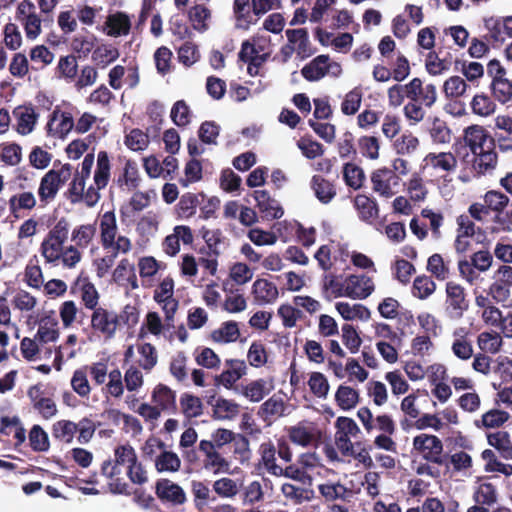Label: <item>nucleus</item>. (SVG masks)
Wrapping results in <instances>:
<instances>
[{"label":"nucleus","mask_w":512,"mask_h":512,"mask_svg":"<svg viewBox=\"0 0 512 512\" xmlns=\"http://www.w3.org/2000/svg\"><path fill=\"white\" fill-rule=\"evenodd\" d=\"M485 205L490 212L501 213L509 205V197L501 191L489 190L483 196Z\"/></svg>","instance_id":"nucleus-47"},{"label":"nucleus","mask_w":512,"mask_h":512,"mask_svg":"<svg viewBox=\"0 0 512 512\" xmlns=\"http://www.w3.org/2000/svg\"><path fill=\"white\" fill-rule=\"evenodd\" d=\"M491 139L494 138L489 135L484 127L479 125L469 126L464 130V145L460 149H456V153L462 156L461 150L466 153L469 149L470 154H475L476 151L486 148Z\"/></svg>","instance_id":"nucleus-11"},{"label":"nucleus","mask_w":512,"mask_h":512,"mask_svg":"<svg viewBox=\"0 0 512 512\" xmlns=\"http://www.w3.org/2000/svg\"><path fill=\"white\" fill-rule=\"evenodd\" d=\"M415 86L416 83H407L405 85L395 84L390 87L387 92L389 105L392 107H399L403 104L405 97L410 100V97L415 95Z\"/></svg>","instance_id":"nucleus-43"},{"label":"nucleus","mask_w":512,"mask_h":512,"mask_svg":"<svg viewBox=\"0 0 512 512\" xmlns=\"http://www.w3.org/2000/svg\"><path fill=\"white\" fill-rule=\"evenodd\" d=\"M335 401L342 410H351L359 402V392L350 386L340 385L335 393Z\"/></svg>","instance_id":"nucleus-37"},{"label":"nucleus","mask_w":512,"mask_h":512,"mask_svg":"<svg viewBox=\"0 0 512 512\" xmlns=\"http://www.w3.org/2000/svg\"><path fill=\"white\" fill-rule=\"evenodd\" d=\"M91 328L107 338L114 337L117 330V313L99 306L91 315Z\"/></svg>","instance_id":"nucleus-12"},{"label":"nucleus","mask_w":512,"mask_h":512,"mask_svg":"<svg viewBox=\"0 0 512 512\" xmlns=\"http://www.w3.org/2000/svg\"><path fill=\"white\" fill-rule=\"evenodd\" d=\"M492 95L500 103L505 104L512 99V82L507 78H496L490 84Z\"/></svg>","instance_id":"nucleus-52"},{"label":"nucleus","mask_w":512,"mask_h":512,"mask_svg":"<svg viewBox=\"0 0 512 512\" xmlns=\"http://www.w3.org/2000/svg\"><path fill=\"white\" fill-rule=\"evenodd\" d=\"M154 464L155 469L160 473H175L179 471L181 467V460L176 453L163 449L162 452L155 457Z\"/></svg>","instance_id":"nucleus-31"},{"label":"nucleus","mask_w":512,"mask_h":512,"mask_svg":"<svg viewBox=\"0 0 512 512\" xmlns=\"http://www.w3.org/2000/svg\"><path fill=\"white\" fill-rule=\"evenodd\" d=\"M281 492L284 497L294 505L310 501L313 497V491L311 489L299 487L291 483H284L281 487Z\"/></svg>","instance_id":"nucleus-34"},{"label":"nucleus","mask_w":512,"mask_h":512,"mask_svg":"<svg viewBox=\"0 0 512 512\" xmlns=\"http://www.w3.org/2000/svg\"><path fill=\"white\" fill-rule=\"evenodd\" d=\"M336 309L345 320L358 318L366 321L371 315L370 310L362 304H355L351 306L347 302H338L336 303Z\"/></svg>","instance_id":"nucleus-35"},{"label":"nucleus","mask_w":512,"mask_h":512,"mask_svg":"<svg viewBox=\"0 0 512 512\" xmlns=\"http://www.w3.org/2000/svg\"><path fill=\"white\" fill-rule=\"evenodd\" d=\"M36 206V199L32 192L15 194L9 199L11 214L18 218V211L21 209L31 210Z\"/></svg>","instance_id":"nucleus-49"},{"label":"nucleus","mask_w":512,"mask_h":512,"mask_svg":"<svg viewBox=\"0 0 512 512\" xmlns=\"http://www.w3.org/2000/svg\"><path fill=\"white\" fill-rule=\"evenodd\" d=\"M343 178L347 186L357 190L362 187L365 174L363 169L356 164L346 163L343 167Z\"/></svg>","instance_id":"nucleus-50"},{"label":"nucleus","mask_w":512,"mask_h":512,"mask_svg":"<svg viewBox=\"0 0 512 512\" xmlns=\"http://www.w3.org/2000/svg\"><path fill=\"white\" fill-rule=\"evenodd\" d=\"M72 166L69 163L62 165L59 170H49L40 181L38 196L43 204L55 199L63 184L71 177Z\"/></svg>","instance_id":"nucleus-2"},{"label":"nucleus","mask_w":512,"mask_h":512,"mask_svg":"<svg viewBox=\"0 0 512 512\" xmlns=\"http://www.w3.org/2000/svg\"><path fill=\"white\" fill-rule=\"evenodd\" d=\"M319 493L326 501L345 500L350 491L340 483H324L318 486Z\"/></svg>","instance_id":"nucleus-60"},{"label":"nucleus","mask_w":512,"mask_h":512,"mask_svg":"<svg viewBox=\"0 0 512 512\" xmlns=\"http://www.w3.org/2000/svg\"><path fill=\"white\" fill-rule=\"evenodd\" d=\"M471 109L474 114L479 116H489L494 113L496 105L493 100L486 94H476L471 102Z\"/></svg>","instance_id":"nucleus-57"},{"label":"nucleus","mask_w":512,"mask_h":512,"mask_svg":"<svg viewBox=\"0 0 512 512\" xmlns=\"http://www.w3.org/2000/svg\"><path fill=\"white\" fill-rule=\"evenodd\" d=\"M198 449L204 456V469L213 474L230 473L231 463L221 454V449L215 448L208 440H201Z\"/></svg>","instance_id":"nucleus-7"},{"label":"nucleus","mask_w":512,"mask_h":512,"mask_svg":"<svg viewBox=\"0 0 512 512\" xmlns=\"http://www.w3.org/2000/svg\"><path fill=\"white\" fill-rule=\"evenodd\" d=\"M188 17L195 30L204 31L207 29L206 20L210 17V11L204 5L198 4L190 8Z\"/></svg>","instance_id":"nucleus-63"},{"label":"nucleus","mask_w":512,"mask_h":512,"mask_svg":"<svg viewBox=\"0 0 512 512\" xmlns=\"http://www.w3.org/2000/svg\"><path fill=\"white\" fill-rule=\"evenodd\" d=\"M416 83L414 87V96L410 97V100H417L426 108H431L437 100V90L434 84H427L423 86V82L420 78H413L409 84Z\"/></svg>","instance_id":"nucleus-21"},{"label":"nucleus","mask_w":512,"mask_h":512,"mask_svg":"<svg viewBox=\"0 0 512 512\" xmlns=\"http://www.w3.org/2000/svg\"><path fill=\"white\" fill-rule=\"evenodd\" d=\"M110 159L106 151H100L97 155L94 184L98 189H104L110 179Z\"/></svg>","instance_id":"nucleus-29"},{"label":"nucleus","mask_w":512,"mask_h":512,"mask_svg":"<svg viewBox=\"0 0 512 512\" xmlns=\"http://www.w3.org/2000/svg\"><path fill=\"white\" fill-rule=\"evenodd\" d=\"M357 417L367 433H371L375 429L388 435H393L396 432V424L388 414H381L374 418L368 407H361L357 411Z\"/></svg>","instance_id":"nucleus-8"},{"label":"nucleus","mask_w":512,"mask_h":512,"mask_svg":"<svg viewBox=\"0 0 512 512\" xmlns=\"http://www.w3.org/2000/svg\"><path fill=\"white\" fill-rule=\"evenodd\" d=\"M155 495L163 505L173 507L184 505L187 496L184 489L168 478H159L154 485Z\"/></svg>","instance_id":"nucleus-6"},{"label":"nucleus","mask_w":512,"mask_h":512,"mask_svg":"<svg viewBox=\"0 0 512 512\" xmlns=\"http://www.w3.org/2000/svg\"><path fill=\"white\" fill-rule=\"evenodd\" d=\"M247 360L255 368L262 367L267 363L268 354L262 342L254 341L251 343L247 352Z\"/></svg>","instance_id":"nucleus-62"},{"label":"nucleus","mask_w":512,"mask_h":512,"mask_svg":"<svg viewBox=\"0 0 512 512\" xmlns=\"http://www.w3.org/2000/svg\"><path fill=\"white\" fill-rule=\"evenodd\" d=\"M252 294L258 304H269L278 298V289L273 282L259 278L252 285Z\"/></svg>","instance_id":"nucleus-20"},{"label":"nucleus","mask_w":512,"mask_h":512,"mask_svg":"<svg viewBox=\"0 0 512 512\" xmlns=\"http://www.w3.org/2000/svg\"><path fill=\"white\" fill-rule=\"evenodd\" d=\"M374 290L372 279L366 275H350L345 279V296L352 299H365Z\"/></svg>","instance_id":"nucleus-13"},{"label":"nucleus","mask_w":512,"mask_h":512,"mask_svg":"<svg viewBox=\"0 0 512 512\" xmlns=\"http://www.w3.org/2000/svg\"><path fill=\"white\" fill-rule=\"evenodd\" d=\"M119 466L121 465L117 464L115 460L113 462L111 459H107L101 464V474L109 480L108 486L112 493L129 495L128 483L119 477L121 473Z\"/></svg>","instance_id":"nucleus-14"},{"label":"nucleus","mask_w":512,"mask_h":512,"mask_svg":"<svg viewBox=\"0 0 512 512\" xmlns=\"http://www.w3.org/2000/svg\"><path fill=\"white\" fill-rule=\"evenodd\" d=\"M191 491L195 508L202 512L208 500H210L211 492L209 487L202 481L193 480L191 482ZM211 500H215V497H212Z\"/></svg>","instance_id":"nucleus-55"},{"label":"nucleus","mask_w":512,"mask_h":512,"mask_svg":"<svg viewBox=\"0 0 512 512\" xmlns=\"http://www.w3.org/2000/svg\"><path fill=\"white\" fill-rule=\"evenodd\" d=\"M198 196L204 198L205 195L203 193L197 195L191 192H187L180 197V200L175 208L178 218L187 219L196 213V209L200 203Z\"/></svg>","instance_id":"nucleus-28"},{"label":"nucleus","mask_w":512,"mask_h":512,"mask_svg":"<svg viewBox=\"0 0 512 512\" xmlns=\"http://www.w3.org/2000/svg\"><path fill=\"white\" fill-rule=\"evenodd\" d=\"M510 415L508 412L492 409L488 412L484 413L480 420H475V425L478 428H498L502 426L508 419Z\"/></svg>","instance_id":"nucleus-42"},{"label":"nucleus","mask_w":512,"mask_h":512,"mask_svg":"<svg viewBox=\"0 0 512 512\" xmlns=\"http://www.w3.org/2000/svg\"><path fill=\"white\" fill-rule=\"evenodd\" d=\"M180 407L184 416L188 419L196 418L203 413L201 399L189 393H183L180 397Z\"/></svg>","instance_id":"nucleus-40"},{"label":"nucleus","mask_w":512,"mask_h":512,"mask_svg":"<svg viewBox=\"0 0 512 512\" xmlns=\"http://www.w3.org/2000/svg\"><path fill=\"white\" fill-rule=\"evenodd\" d=\"M225 366L227 369L215 377V383L231 389L240 378L246 375L247 366L244 360L239 359H227Z\"/></svg>","instance_id":"nucleus-15"},{"label":"nucleus","mask_w":512,"mask_h":512,"mask_svg":"<svg viewBox=\"0 0 512 512\" xmlns=\"http://www.w3.org/2000/svg\"><path fill=\"white\" fill-rule=\"evenodd\" d=\"M412 452L420 455L426 462L437 465L445 463L443 442L436 435L428 433L416 435L412 442Z\"/></svg>","instance_id":"nucleus-1"},{"label":"nucleus","mask_w":512,"mask_h":512,"mask_svg":"<svg viewBox=\"0 0 512 512\" xmlns=\"http://www.w3.org/2000/svg\"><path fill=\"white\" fill-rule=\"evenodd\" d=\"M329 60L327 55H319L315 57L310 63L306 64L301 74L307 81H318L322 79L329 71V67L326 63Z\"/></svg>","instance_id":"nucleus-25"},{"label":"nucleus","mask_w":512,"mask_h":512,"mask_svg":"<svg viewBox=\"0 0 512 512\" xmlns=\"http://www.w3.org/2000/svg\"><path fill=\"white\" fill-rule=\"evenodd\" d=\"M13 115L17 119V132L19 134L26 135L32 132L38 115L35 113L31 105L16 107L13 110Z\"/></svg>","instance_id":"nucleus-23"},{"label":"nucleus","mask_w":512,"mask_h":512,"mask_svg":"<svg viewBox=\"0 0 512 512\" xmlns=\"http://www.w3.org/2000/svg\"><path fill=\"white\" fill-rule=\"evenodd\" d=\"M446 315L452 320H459L469 308L465 289L455 282L446 283Z\"/></svg>","instance_id":"nucleus-4"},{"label":"nucleus","mask_w":512,"mask_h":512,"mask_svg":"<svg viewBox=\"0 0 512 512\" xmlns=\"http://www.w3.org/2000/svg\"><path fill=\"white\" fill-rule=\"evenodd\" d=\"M213 490L221 498H234L240 491V485L234 479L223 477L214 481Z\"/></svg>","instance_id":"nucleus-56"},{"label":"nucleus","mask_w":512,"mask_h":512,"mask_svg":"<svg viewBox=\"0 0 512 512\" xmlns=\"http://www.w3.org/2000/svg\"><path fill=\"white\" fill-rule=\"evenodd\" d=\"M455 69L460 71L468 82H474L484 75V67L479 62H468L465 60H456Z\"/></svg>","instance_id":"nucleus-54"},{"label":"nucleus","mask_w":512,"mask_h":512,"mask_svg":"<svg viewBox=\"0 0 512 512\" xmlns=\"http://www.w3.org/2000/svg\"><path fill=\"white\" fill-rule=\"evenodd\" d=\"M101 242L105 249L114 245L117 232L116 217L114 212H105L100 220Z\"/></svg>","instance_id":"nucleus-27"},{"label":"nucleus","mask_w":512,"mask_h":512,"mask_svg":"<svg viewBox=\"0 0 512 512\" xmlns=\"http://www.w3.org/2000/svg\"><path fill=\"white\" fill-rule=\"evenodd\" d=\"M152 399L160 410L176 411V394L168 386L157 385L153 391Z\"/></svg>","instance_id":"nucleus-26"},{"label":"nucleus","mask_w":512,"mask_h":512,"mask_svg":"<svg viewBox=\"0 0 512 512\" xmlns=\"http://www.w3.org/2000/svg\"><path fill=\"white\" fill-rule=\"evenodd\" d=\"M354 206L362 221L372 223L378 218L379 207L374 199L363 194H358L354 199Z\"/></svg>","instance_id":"nucleus-22"},{"label":"nucleus","mask_w":512,"mask_h":512,"mask_svg":"<svg viewBox=\"0 0 512 512\" xmlns=\"http://www.w3.org/2000/svg\"><path fill=\"white\" fill-rule=\"evenodd\" d=\"M259 453L266 470L274 476H280L282 472L281 466L276 463V446L271 441L264 442L259 447Z\"/></svg>","instance_id":"nucleus-32"},{"label":"nucleus","mask_w":512,"mask_h":512,"mask_svg":"<svg viewBox=\"0 0 512 512\" xmlns=\"http://www.w3.org/2000/svg\"><path fill=\"white\" fill-rule=\"evenodd\" d=\"M113 281L122 287L135 290L139 287L135 267L128 259H122L112 273Z\"/></svg>","instance_id":"nucleus-19"},{"label":"nucleus","mask_w":512,"mask_h":512,"mask_svg":"<svg viewBox=\"0 0 512 512\" xmlns=\"http://www.w3.org/2000/svg\"><path fill=\"white\" fill-rule=\"evenodd\" d=\"M96 224H83L75 227L71 233V240L75 246L84 249L89 246L96 234Z\"/></svg>","instance_id":"nucleus-38"},{"label":"nucleus","mask_w":512,"mask_h":512,"mask_svg":"<svg viewBox=\"0 0 512 512\" xmlns=\"http://www.w3.org/2000/svg\"><path fill=\"white\" fill-rule=\"evenodd\" d=\"M7 428H14L15 447L20 446L26 440V430L17 416H2L0 419V432H7Z\"/></svg>","instance_id":"nucleus-51"},{"label":"nucleus","mask_w":512,"mask_h":512,"mask_svg":"<svg viewBox=\"0 0 512 512\" xmlns=\"http://www.w3.org/2000/svg\"><path fill=\"white\" fill-rule=\"evenodd\" d=\"M213 407L214 415L222 420L233 419L240 412V405L238 403L225 398H218Z\"/></svg>","instance_id":"nucleus-48"},{"label":"nucleus","mask_w":512,"mask_h":512,"mask_svg":"<svg viewBox=\"0 0 512 512\" xmlns=\"http://www.w3.org/2000/svg\"><path fill=\"white\" fill-rule=\"evenodd\" d=\"M479 348L491 354L497 353L502 345V338L497 332H482L478 335Z\"/></svg>","instance_id":"nucleus-59"},{"label":"nucleus","mask_w":512,"mask_h":512,"mask_svg":"<svg viewBox=\"0 0 512 512\" xmlns=\"http://www.w3.org/2000/svg\"><path fill=\"white\" fill-rule=\"evenodd\" d=\"M253 196L263 218L274 220L280 219L283 216L284 211L282 207L277 200L270 196L268 191L256 190Z\"/></svg>","instance_id":"nucleus-18"},{"label":"nucleus","mask_w":512,"mask_h":512,"mask_svg":"<svg viewBox=\"0 0 512 512\" xmlns=\"http://www.w3.org/2000/svg\"><path fill=\"white\" fill-rule=\"evenodd\" d=\"M436 290V284L430 276L421 275L414 279L412 294L421 300L427 299Z\"/></svg>","instance_id":"nucleus-53"},{"label":"nucleus","mask_w":512,"mask_h":512,"mask_svg":"<svg viewBox=\"0 0 512 512\" xmlns=\"http://www.w3.org/2000/svg\"><path fill=\"white\" fill-rule=\"evenodd\" d=\"M184 174L185 177L179 179L182 187H188L189 184L200 181L203 177L201 162L195 158L190 159L185 165Z\"/></svg>","instance_id":"nucleus-61"},{"label":"nucleus","mask_w":512,"mask_h":512,"mask_svg":"<svg viewBox=\"0 0 512 512\" xmlns=\"http://www.w3.org/2000/svg\"><path fill=\"white\" fill-rule=\"evenodd\" d=\"M487 442L495 448L499 457L505 460L512 459V442L506 431H497L487 435Z\"/></svg>","instance_id":"nucleus-24"},{"label":"nucleus","mask_w":512,"mask_h":512,"mask_svg":"<svg viewBox=\"0 0 512 512\" xmlns=\"http://www.w3.org/2000/svg\"><path fill=\"white\" fill-rule=\"evenodd\" d=\"M495 476L477 477L474 486L472 498L476 504L494 506L498 502V487L492 482Z\"/></svg>","instance_id":"nucleus-10"},{"label":"nucleus","mask_w":512,"mask_h":512,"mask_svg":"<svg viewBox=\"0 0 512 512\" xmlns=\"http://www.w3.org/2000/svg\"><path fill=\"white\" fill-rule=\"evenodd\" d=\"M462 161L471 163L472 170L478 175L491 174L498 164V155L495 151V139L490 140V144L486 148L470 154L469 151L463 153Z\"/></svg>","instance_id":"nucleus-3"},{"label":"nucleus","mask_w":512,"mask_h":512,"mask_svg":"<svg viewBox=\"0 0 512 512\" xmlns=\"http://www.w3.org/2000/svg\"><path fill=\"white\" fill-rule=\"evenodd\" d=\"M30 447L35 452H45L49 449L50 443L47 433L39 425H34L29 432Z\"/></svg>","instance_id":"nucleus-58"},{"label":"nucleus","mask_w":512,"mask_h":512,"mask_svg":"<svg viewBox=\"0 0 512 512\" xmlns=\"http://www.w3.org/2000/svg\"><path fill=\"white\" fill-rule=\"evenodd\" d=\"M429 134L434 143L447 144L452 139V131L446 121L434 117L429 128Z\"/></svg>","instance_id":"nucleus-41"},{"label":"nucleus","mask_w":512,"mask_h":512,"mask_svg":"<svg viewBox=\"0 0 512 512\" xmlns=\"http://www.w3.org/2000/svg\"><path fill=\"white\" fill-rule=\"evenodd\" d=\"M424 161L426 168H431L436 172L443 173V177L455 172L457 168V158L451 152H431L426 155Z\"/></svg>","instance_id":"nucleus-17"},{"label":"nucleus","mask_w":512,"mask_h":512,"mask_svg":"<svg viewBox=\"0 0 512 512\" xmlns=\"http://www.w3.org/2000/svg\"><path fill=\"white\" fill-rule=\"evenodd\" d=\"M311 184L316 197L324 204L329 203L336 195L334 185L320 175H314Z\"/></svg>","instance_id":"nucleus-33"},{"label":"nucleus","mask_w":512,"mask_h":512,"mask_svg":"<svg viewBox=\"0 0 512 512\" xmlns=\"http://www.w3.org/2000/svg\"><path fill=\"white\" fill-rule=\"evenodd\" d=\"M117 185H126L129 189H136L140 184L137 163L131 159L125 161L123 173L117 179Z\"/></svg>","instance_id":"nucleus-39"},{"label":"nucleus","mask_w":512,"mask_h":512,"mask_svg":"<svg viewBox=\"0 0 512 512\" xmlns=\"http://www.w3.org/2000/svg\"><path fill=\"white\" fill-rule=\"evenodd\" d=\"M337 429L335 433V444L343 456L353 453V443L350 437H357L361 433L357 423L349 417L340 416L335 421Z\"/></svg>","instance_id":"nucleus-5"},{"label":"nucleus","mask_w":512,"mask_h":512,"mask_svg":"<svg viewBox=\"0 0 512 512\" xmlns=\"http://www.w3.org/2000/svg\"><path fill=\"white\" fill-rule=\"evenodd\" d=\"M211 336L216 342H235L240 336L238 324L235 321L224 322L219 329L212 332Z\"/></svg>","instance_id":"nucleus-46"},{"label":"nucleus","mask_w":512,"mask_h":512,"mask_svg":"<svg viewBox=\"0 0 512 512\" xmlns=\"http://www.w3.org/2000/svg\"><path fill=\"white\" fill-rule=\"evenodd\" d=\"M372 189L383 197L390 198L396 191L394 188L399 186L400 177L389 168H380L371 175Z\"/></svg>","instance_id":"nucleus-9"},{"label":"nucleus","mask_w":512,"mask_h":512,"mask_svg":"<svg viewBox=\"0 0 512 512\" xmlns=\"http://www.w3.org/2000/svg\"><path fill=\"white\" fill-rule=\"evenodd\" d=\"M40 250L46 262L55 263L60 260L63 254L64 243L58 240L50 239V237L46 235L41 243Z\"/></svg>","instance_id":"nucleus-44"},{"label":"nucleus","mask_w":512,"mask_h":512,"mask_svg":"<svg viewBox=\"0 0 512 512\" xmlns=\"http://www.w3.org/2000/svg\"><path fill=\"white\" fill-rule=\"evenodd\" d=\"M71 387L80 397H88L91 387L88 381V365H85L73 372Z\"/></svg>","instance_id":"nucleus-45"},{"label":"nucleus","mask_w":512,"mask_h":512,"mask_svg":"<svg viewBox=\"0 0 512 512\" xmlns=\"http://www.w3.org/2000/svg\"><path fill=\"white\" fill-rule=\"evenodd\" d=\"M74 120L69 112H62L59 109L54 110L47 123V132L51 136L64 139L73 129Z\"/></svg>","instance_id":"nucleus-16"},{"label":"nucleus","mask_w":512,"mask_h":512,"mask_svg":"<svg viewBox=\"0 0 512 512\" xmlns=\"http://www.w3.org/2000/svg\"><path fill=\"white\" fill-rule=\"evenodd\" d=\"M470 85L458 75L449 77L444 81L443 92L447 99H458L466 96Z\"/></svg>","instance_id":"nucleus-30"},{"label":"nucleus","mask_w":512,"mask_h":512,"mask_svg":"<svg viewBox=\"0 0 512 512\" xmlns=\"http://www.w3.org/2000/svg\"><path fill=\"white\" fill-rule=\"evenodd\" d=\"M78 425L70 420H59L52 426V436L63 443H71L77 433Z\"/></svg>","instance_id":"nucleus-36"},{"label":"nucleus","mask_w":512,"mask_h":512,"mask_svg":"<svg viewBox=\"0 0 512 512\" xmlns=\"http://www.w3.org/2000/svg\"><path fill=\"white\" fill-rule=\"evenodd\" d=\"M267 393L264 379L254 380L242 387V394L252 402H260Z\"/></svg>","instance_id":"nucleus-64"}]
</instances>
